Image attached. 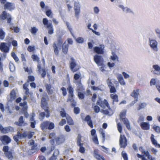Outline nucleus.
Listing matches in <instances>:
<instances>
[{"label": "nucleus", "mask_w": 160, "mask_h": 160, "mask_svg": "<svg viewBox=\"0 0 160 160\" xmlns=\"http://www.w3.org/2000/svg\"><path fill=\"white\" fill-rule=\"evenodd\" d=\"M76 41L78 43H82L84 42V39L82 37H79L76 39Z\"/></svg>", "instance_id": "nucleus-49"}, {"label": "nucleus", "mask_w": 160, "mask_h": 160, "mask_svg": "<svg viewBox=\"0 0 160 160\" xmlns=\"http://www.w3.org/2000/svg\"><path fill=\"white\" fill-rule=\"evenodd\" d=\"M48 97L46 96L45 97H42L41 98V106L42 108L46 112V115L44 112H41L40 114V116L41 117L42 119H43L45 116L47 118H48L50 116V111L49 110V108L48 102Z\"/></svg>", "instance_id": "nucleus-2"}, {"label": "nucleus", "mask_w": 160, "mask_h": 160, "mask_svg": "<svg viewBox=\"0 0 160 160\" xmlns=\"http://www.w3.org/2000/svg\"><path fill=\"white\" fill-rule=\"evenodd\" d=\"M81 77V74L80 73H75L74 75L73 78L75 80H78L79 79L80 80Z\"/></svg>", "instance_id": "nucleus-45"}, {"label": "nucleus", "mask_w": 160, "mask_h": 160, "mask_svg": "<svg viewBox=\"0 0 160 160\" xmlns=\"http://www.w3.org/2000/svg\"><path fill=\"white\" fill-rule=\"evenodd\" d=\"M137 157L139 158H141V160H149L147 159L145 157L144 155H142L138 153H137Z\"/></svg>", "instance_id": "nucleus-60"}, {"label": "nucleus", "mask_w": 160, "mask_h": 160, "mask_svg": "<svg viewBox=\"0 0 160 160\" xmlns=\"http://www.w3.org/2000/svg\"><path fill=\"white\" fill-rule=\"evenodd\" d=\"M83 120L87 122L88 124L91 128H92L93 127L92 122L91 119V117L88 115L86 116L85 118L83 119Z\"/></svg>", "instance_id": "nucleus-27"}, {"label": "nucleus", "mask_w": 160, "mask_h": 160, "mask_svg": "<svg viewBox=\"0 0 160 160\" xmlns=\"http://www.w3.org/2000/svg\"><path fill=\"white\" fill-rule=\"evenodd\" d=\"M152 144L156 147H160V144L157 143V141L154 138V135L152 134L150 138Z\"/></svg>", "instance_id": "nucleus-34"}, {"label": "nucleus", "mask_w": 160, "mask_h": 160, "mask_svg": "<svg viewBox=\"0 0 160 160\" xmlns=\"http://www.w3.org/2000/svg\"><path fill=\"white\" fill-rule=\"evenodd\" d=\"M14 131V128L11 126L4 127L2 125L0 124V131L3 134H7L9 132H12Z\"/></svg>", "instance_id": "nucleus-12"}, {"label": "nucleus", "mask_w": 160, "mask_h": 160, "mask_svg": "<svg viewBox=\"0 0 160 160\" xmlns=\"http://www.w3.org/2000/svg\"><path fill=\"white\" fill-rule=\"evenodd\" d=\"M21 59L22 62H23V63H25L26 62V59L25 58V56L23 53L21 54Z\"/></svg>", "instance_id": "nucleus-59"}, {"label": "nucleus", "mask_w": 160, "mask_h": 160, "mask_svg": "<svg viewBox=\"0 0 160 160\" xmlns=\"http://www.w3.org/2000/svg\"><path fill=\"white\" fill-rule=\"evenodd\" d=\"M63 40L61 36H59L57 38V41L54 42L52 47L54 52L56 56H58L59 53V49L62 47V51L65 54L67 53L69 47L68 44H66L65 42L63 44Z\"/></svg>", "instance_id": "nucleus-1"}, {"label": "nucleus", "mask_w": 160, "mask_h": 160, "mask_svg": "<svg viewBox=\"0 0 160 160\" xmlns=\"http://www.w3.org/2000/svg\"><path fill=\"white\" fill-rule=\"evenodd\" d=\"M0 19L2 20H7V22L10 25H12L11 22L12 18L11 15L5 11H3L0 15Z\"/></svg>", "instance_id": "nucleus-6"}, {"label": "nucleus", "mask_w": 160, "mask_h": 160, "mask_svg": "<svg viewBox=\"0 0 160 160\" xmlns=\"http://www.w3.org/2000/svg\"><path fill=\"white\" fill-rule=\"evenodd\" d=\"M99 150L95 149L93 151V156L98 160H105L103 157L99 154Z\"/></svg>", "instance_id": "nucleus-21"}, {"label": "nucleus", "mask_w": 160, "mask_h": 160, "mask_svg": "<svg viewBox=\"0 0 160 160\" xmlns=\"http://www.w3.org/2000/svg\"><path fill=\"white\" fill-rule=\"evenodd\" d=\"M35 49V48L34 46H28L27 50L29 52H32L34 51Z\"/></svg>", "instance_id": "nucleus-57"}, {"label": "nucleus", "mask_w": 160, "mask_h": 160, "mask_svg": "<svg viewBox=\"0 0 160 160\" xmlns=\"http://www.w3.org/2000/svg\"><path fill=\"white\" fill-rule=\"evenodd\" d=\"M153 129L158 133H160V127L156 125L153 126Z\"/></svg>", "instance_id": "nucleus-47"}, {"label": "nucleus", "mask_w": 160, "mask_h": 160, "mask_svg": "<svg viewBox=\"0 0 160 160\" xmlns=\"http://www.w3.org/2000/svg\"><path fill=\"white\" fill-rule=\"evenodd\" d=\"M139 89H138L136 90H133L132 93L131 94V96L136 98L134 102V103L138 101V96L139 95Z\"/></svg>", "instance_id": "nucleus-24"}, {"label": "nucleus", "mask_w": 160, "mask_h": 160, "mask_svg": "<svg viewBox=\"0 0 160 160\" xmlns=\"http://www.w3.org/2000/svg\"><path fill=\"white\" fill-rule=\"evenodd\" d=\"M28 84L27 83V82H26L23 85V88L24 90H25V93L27 95L30 94L29 89L28 88Z\"/></svg>", "instance_id": "nucleus-38"}, {"label": "nucleus", "mask_w": 160, "mask_h": 160, "mask_svg": "<svg viewBox=\"0 0 160 160\" xmlns=\"http://www.w3.org/2000/svg\"><path fill=\"white\" fill-rule=\"evenodd\" d=\"M81 78L80 80L75 82V83L77 85V91L78 92L83 91L84 90L83 86L81 83Z\"/></svg>", "instance_id": "nucleus-22"}, {"label": "nucleus", "mask_w": 160, "mask_h": 160, "mask_svg": "<svg viewBox=\"0 0 160 160\" xmlns=\"http://www.w3.org/2000/svg\"><path fill=\"white\" fill-rule=\"evenodd\" d=\"M37 68L38 71L39 73H41V71H42V73L41 74V76L43 78H44L45 77L46 74V69L45 68H41V66L40 64H38L37 65Z\"/></svg>", "instance_id": "nucleus-26"}, {"label": "nucleus", "mask_w": 160, "mask_h": 160, "mask_svg": "<svg viewBox=\"0 0 160 160\" xmlns=\"http://www.w3.org/2000/svg\"><path fill=\"white\" fill-rule=\"evenodd\" d=\"M35 80V78L32 75H29L28 77V79L27 80V81L26 82L28 84V83L30 82H33Z\"/></svg>", "instance_id": "nucleus-44"}, {"label": "nucleus", "mask_w": 160, "mask_h": 160, "mask_svg": "<svg viewBox=\"0 0 160 160\" xmlns=\"http://www.w3.org/2000/svg\"><path fill=\"white\" fill-rule=\"evenodd\" d=\"M29 145L32 146L30 149V151L31 152L30 153V154H32L38 151L37 144H35L34 141L33 140H31V142L29 143Z\"/></svg>", "instance_id": "nucleus-16"}, {"label": "nucleus", "mask_w": 160, "mask_h": 160, "mask_svg": "<svg viewBox=\"0 0 160 160\" xmlns=\"http://www.w3.org/2000/svg\"><path fill=\"white\" fill-rule=\"evenodd\" d=\"M97 104L103 108H105L106 107H107L109 110H111V108L108 101L105 99L102 101L101 98H99L97 102Z\"/></svg>", "instance_id": "nucleus-10"}, {"label": "nucleus", "mask_w": 160, "mask_h": 160, "mask_svg": "<svg viewBox=\"0 0 160 160\" xmlns=\"http://www.w3.org/2000/svg\"><path fill=\"white\" fill-rule=\"evenodd\" d=\"M141 128L143 130H148L149 129L150 125L146 122H142L140 124Z\"/></svg>", "instance_id": "nucleus-30"}, {"label": "nucleus", "mask_w": 160, "mask_h": 160, "mask_svg": "<svg viewBox=\"0 0 160 160\" xmlns=\"http://www.w3.org/2000/svg\"><path fill=\"white\" fill-rule=\"evenodd\" d=\"M49 7L48 6H46L45 7L46 9H48L45 12V14L48 17L50 18L52 17V13L51 9H48Z\"/></svg>", "instance_id": "nucleus-35"}, {"label": "nucleus", "mask_w": 160, "mask_h": 160, "mask_svg": "<svg viewBox=\"0 0 160 160\" xmlns=\"http://www.w3.org/2000/svg\"><path fill=\"white\" fill-rule=\"evenodd\" d=\"M117 79L121 85H124L126 84L123 78V77L121 74H119L118 75L117 77Z\"/></svg>", "instance_id": "nucleus-31"}, {"label": "nucleus", "mask_w": 160, "mask_h": 160, "mask_svg": "<svg viewBox=\"0 0 160 160\" xmlns=\"http://www.w3.org/2000/svg\"><path fill=\"white\" fill-rule=\"evenodd\" d=\"M112 112V110L111 109V110H110L108 108L107 109L104 110H103V112L104 114L106 115H109V113Z\"/></svg>", "instance_id": "nucleus-58"}, {"label": "nucleus", "mask_w": 160, "mask_h": 160, "mask_svg": "<svg viewBox=\"0 0 160 160\" xmlns=\"http://www.w3.org/2000/svg\"><path fill=\"white\" fill-rule=\"evenodd\" d=\"M139 151L141 152L142 154H143L145 156L149 158L150 156L149 153L148 151H146L142 147H140L139 148Z\"/></svg>", "instance_id": "nucleus-29"}, {"label": "nucleus", "mask_w": 160, "mask_h": 160, "mask_svg": "<svg viewBox=\"0 0 160 160\" xmlns=\"http://www.w3.org/2000/svg\"><path fill=\"white\" fill-rule=\"evenodd\" d=\"M94 60L98 65H102L104 60L102 56L96 55L94 57Z\"/></svg>", "instance_id": "nucleus-15"}, {"label": "nucleus", "mask_w": 160, "mask_h": 160, "mask_svg": "<svg viewBox=\"0 0 160 160\" xmlns=\"http://www.w3.org/2000/svg\"><path fill=\"white\" fill-rule=\"evenodd\" d=\"M45 87L48 94L51 95L53 93V90L52 89V87L51 85L47 84L45 85Z\"/></svg>", "instance_id": "nucleus-32"}, {"label": "nucleus", "mask_w": 160, "mask_h": 160, "mask_svg": "<svg viewBox=\"0 0 160 160\" xmlns=\"http://www.w3.org/2000/svg\"><path fill=\"white\" fill-rule=\"evenodd\" d=\"M110 97L112 99V104H114V102H118V96L116 94H111Z\"/></svg>", "instance_id": "nucleus-36"}, {"label": "nucleus", "mask_w": 160, "mask_h": 160, "mask_svg": "<svg viewBox=\"0 0 160 160\" xmlns=\"http://www.w3.org/2000/svg\"><path fill=\"white\" fill-rule=\"evenodd\" d=\"M117 128L119 132L120 133L122 132V127L120 122H118L117 124Z\"/></svg>", "instance_id": "nucleus-56"}, {"label": "nucleus", "mask_w": 160, "mask_h": 160, "mask_svg": "<svg viewBox=\"0 0 160 160\" xmlns=\"http://www.w3.org/2000/svg\"><path fill=\"white\" fill-rule=\"evenodd\" d=\"M28 107L27 106L23 107L22 109V113L24 114V116L26 118H28L29 116V114L27 112Z\"/></svg>", "instance_id": "nucleus-40"}, {"label": "nucleus", "mask_w": 160, "mask_h": 160, "mask_svg": "<svg viewBox=\"0 0 160 160\" xmlns=\"http://www.w3.org/2000/svg\"><path fill=\"white\" fill-rule=\"evenodd\" d=\"M74 112L76 114H77L80 113V110L79 108L78 107H75L74 108Z\"/></svg>", "instance_id": "nucleus-55"}, {"label": "nucleus", "mask_w": 160, "mask_h": 160, "mask_svg": "<svg viewBox=\"0 0 160 160\" xmlns=\"http://www.w3.org/2000/svg\"><path fill=\"white\" fill-rule=\"evenodd\" d=\"M0 140L4 145H7L10 143L11 141L10 138L6 135H4L1 136Z\"/></svg>", "instance_id": "nucleus-17"}, {"label": "nucleus", "mask_w": 160, "mask_h": 160, "mask_svg": "<svg viewBox=\"0 0 160 160\" xmlns=\"http://www.w3.org/2000/svg\"><path fill=\"white\" fill-rule=\"evenodd\" d=\"M81 138L82 137L80 134H78L77 137V146L79 147H80L79 149V151L80 152L83 153L85 152V148L83 147V143L81 142Z\"/></svg>", "instance_id": "nucleus-11"}, {"label": "nucleus", "mask_w": 160, "mask_h": 160, "mask_svg": "<svg viewBox=\"0 0 160 160\" xmlns=\"http://www.w3.org/2000/svg\"><path fill=\"white\" fill-rule=\"evenodd\" d=\"M0 50L2 52L7 53L9 52V48L6 46V43L1 42L0 44Z\"/></svg>", "instance_id": "nucleus-20"}, {"label": "nucleus", "mask_w": 160, "mask_h": 160, "mask_svg": "<svg viewBox=\"0 0 160 160\" xmlns=\"http://www.w3.org/2000/svg\"><path fill=\"white\" fill-rule=\"evenodd\" d=\"M38 31V29L36 27H33L31 28V32L32 34H35L37 31Z\"/></svg>", "instance_id": "nucleus-48"}, {"label": "nucleus", "mask_w": 160, "mask_h": 160, "mask_svg": "<svg viewBox=\"0 0 160 160\" xmlns=\"http://www.w3.org/2000/svg\"><path fill=\"white\" fill-rule=\"evenodd\" d=\"M94 112L96 113H97L99 112L100 110V108L98 106L95 105L94 107Z\"/></svg>", "instance_id": "nucleus-63"}, {"label": "nucleus", "mask_w": 160, "mask_h": 160, "mask_svg": "<svg viewBox=\"0 0 160 160\" xmlns=\"http://www.w3.org/2000/svg\"><path fill=\"white\" fill-rule=\"evenodd\" d=\"M55 125L53 122H50L48 121H44L40 124V128L43 131L45 129L51 130L53 129Z\"/></svg>", "instance_id": "nucleus-4"}, {"label": "nucleus", "mask_w": 160, "mask_h": 160, "mask_svg": "<svg viewBox=\"0 0 160 160\" xmlns=\"http://www.w3.org/2000/svg\"><path fill=\"white\" fill-rule=\"evenodd\" d=\"M122 155L124 160H128V156L126 153L122 152Z\"/></svg>", "instance_id": "nucleus-64"}, {"label": "nucleus", "mask_w": 160, "mask_h": 160, "mask_svg": "<svg viewBox=\"0 0 160 160\" xmlns=\"http://www.w3.org/2000/svg\"><path fill=\"white\" fill-rule=\"evenodd\" d=\"M67 89L68 94L67 101V102H71V106L72 107H74L76 105V102L73 98L74 89L71 85H69Z\"/></svg>", "instance_id": "nucleus-3"}, {"label": "nucleus", "mask_w": 160, "mask_h": 160, "mask_svg": "<svg viewBox=\"0 0 160 160\" xmlns=\"http://www.w3.org/2000/svg\"><path fill=\"white\" fill-rule=\"evenodd\" d=\"M11 56L14 59L15 61L18 62L19 61V58L14 52H12L11 53Z\"/></svg>", "instance_id": "nucleus-43"}, {"label": "nucleus", "mask_w": 160, "mask_h": 160, "mask_svg": "<svg viewBox=\"0 0 160 160\" xmlns=\"http://www.w3.org/2000/svg\"><path fill=\"white\" fill-rule=\"evenodd\" d=\"M61 90L62 91V94L63 96H65L67 94V89L64 87H62L61 88Z\"/></svg>", "instance_id": "nucleus-50"}, {"label": "nucleus", "mask_w": 160, "mask_h": 160, "mask_svg": "<svg viewBox=\"0 0 160 160\" xmlns=\"http://www.w3.org/2000/svg\"><path fill=\"white\" fill-rule=\"evenodd\" d=\"M62 111H60V113L61 116L62 118H64L66 117L67 115H68V114H67V113L65 111L64 108H61Z\"/></svg>", "instance_id": "nucleus-42"}, {"label": "nucleus", "mask_w": 160, "mask_h": 160, "mask_svg": "<svg viewBox=\"0 0 160 160\" xmlns=\"http://www.w3.org/2000/svg\"><path fill=\"white\" fill-rule=\"evenodd\" d=\"M71 60L69 63V67L71 70L73 72H77L80 69V66L77 64L75 60L73 58H71Z\"/></svg>", "instance_id": "nucleus-7"}, {"label": "nucleus", "mask_w": 160, "mask_h": 160, "mask_svg": "<svg viewBox=\"0 0 160 160\" xmlns=\"http://www.w3.org/2000/svg\"><path fill=\"white\" fill-rule=\"evenodd\" d=\"M146 104L145 103H142L139 105L138 107L137 108L138 110H140V109L144 108L146 106Z\"/></svg>", "instance_id": "nucleus-51"}, {"label": "nucleus", "mask_w": 160, "mask_h": 160, "mask_svg": "<svg viewBox=\"0 0 160 160\" xmlns=\"http://www.w3.org/2000/svg\"><path fill=\"white\" fill-rule=\"evenodd\" d=\"M78 96L79 99H83L85 97L84 95L80 92H78Z\"/></svg>", "instance_id": "nucleus-52"}, {"label": "nucleus", "mask_w": 160, "mask_h": 160, "mask_svg": "<svg viewBox=\"0 0 160 160\" xmlns=\"http://www.w3.org/2000/svg\"><path fill=\"white\" fill-rule=\"evenodd\" d=\"M7 0H0V2L2 4H4L5 9H8L10 11L14 10L15 8V4L12 2H7Z\"/></svg>", "instance_id": "nucleus-5"}, {"label": "nucleus", "mask_w": 160, "mask_h": 160, "mask_svg": "<svg viewBox=\"0 0 160 160\" xmlns=\"http://www.w3.org/2000/svg\"><path fill=\"white\" fill-rule=\"evenodd\" d=\"M66 119L67 120V123L69 125H73L74 124L73 120L69 115H67L66 117Z\"/></svg>", "instance_id": "nucleus-37"}, {"label": "nucleus", "mask_w": 160, "mask_h": 160, "mask_svg": "<svg viewBox=\"0 0 160 160\" xmlns=\"http://www.w3.org/2000/svg\"><path fill=\"white\" fill-rule=\"evenodd\" d=\"M119 144L120 148H125L127 145V140L124 135H120L119 139Z\"/></svg>", "instance_id": "nucleus-14"}, {"label": "nucleus", "mask_w": 160, "mask_h": 160, "mask_svg": "<svg viewBox=\"0 0 160 160\" xmlns=\"http://www.w3.org/2000/svg\"><path fill=\"white\" fill-rule=\"evenodd\" d=\"M126 111H124L121 112L119 115L120 118L123 121V123L125 125L127 128L128 130H130L131 128L129 121L127 118L125 117L126 115Z\"/></svg>", "instance_id": "nucleus-8"}, {"label": "nucleus", "mask_w": 160, "mask_h": 160, "mask_svg": "<svg viewBox=\"0 0 160 160\" xmlns=\"http://www.w3.org/2000/svg\"><path fill=\"white\" fill-rule=\"evenodd\" d=\"M10 28L11 29L13 30L14 32L16 33L18 32L20 30L19 28L18 27H11Z\"/></svg>", "instance_id": "nucleus-62"}, {"label": "nucleus", "mask_w": 160, "mask_h": 160, "mask_svg": "<svg viewBox=\"0 0 160 160\" xmlns=\"http://www.w3.org/2000/svg\"><path fill=\"white\" fill-rule=\"evenodd\" d=\"M4 154H5L6 157L10 160H12L13 158L12 153L11 151H9L6 152L4 153Z\"/></svg>", "instance_id": "nucleus-41"}, {"label": "nucleus", "mask_w": 160, "mask_h": 160, "mask_svg": "<svg viewBox=\"0 0 160 160\" xmlns=\"http://www.w3.org/2000/svg\"><path fill=\"white\" fill-rule=\"evenodd\" d=\"M27 133L25 132H24L22 133H21L19 131H18L17 134L15 135L13 137V138L14 141L18 143L19 139L26 138L27 137Z\"/></svg>", "instance_id": "nucleus-13"}, {"label": "nucleus", "mask_w": 160, "mask_h": 160, "mask_svg": "<svg viewBox=\"0 0 160 160\" xmlns=\"http://www.w3.org/2000/svg\"><path fill=\"white\" fill-rule=\"evenodd\" d=\"M9 149V147L8 146H4L3 147L2 150L4 152V153L9 152L8 151Z\"/></svg>", "instance_id": "nucleus-61"}, {"label": "nucleus", "mask_w": 160, "mask_h": 160, "mask_svg": "<svg viewBox=\"0 0 160 160\" xmlns=\"http://www.w3.org/2000/svg\"><path fill=\"white\" fill-rule=\"evenodd\" d=\"M92 141L95 144H99L98 141L97 135L93 136L92 138Z\"/></svg>", "instance_id": "nucleus-54"}, {"label": "nucleus", "mask_w": 160, "mask_h": 160, "mask_svg": "<svg viewBox=\"0 0 160 160\" xmlns=\"http://www.w3.org/2000/svg\"><path fill=\"white\" fill-rule=\"evenodd\" d=\"M10 96L11 100L13 101L15 99L16 96V93L14 89L12 90L11 91L10 93Z\"/></svg>", "instance_id": "nucleus-39"}, {"label": "nucleus", "mask_w": 160, "mask_h": 160, "mask_svg": "<svg viewBox=\"0 0 160 160\" xmlns=\"http://www.w3.org/2000/svg\"><path fill=\"white\" fill-rule=\"evenodd\" d=\"M110 88V92L111 93H114L116 92V90L114 86H112L109 88Z\"/></svg>", "instance_id": "nucleus-53"}, {"label": "nucleus", "mask_w": 160, "mask_h": 160, "mask_svg": "<svg viewBox=\"0 0 160 160\" xmlns=\"http://www.w3.org/2000/svg\"><path fill=\"white\" fill-rule=\"evenodd\" d=\"M104 47L103 45H100L99 47H95L94 48V51L98 54H103L104 53Z\"/></svg>", "instance_id": "nucleus-19"}, {"label": "nucleus", "mask_w": 160, "mask_h": 160, "mask_svg": "<svg viewBox=\"0 0 160 160\" xmlns=\"http://www.w3.org/2000/svg\"><path fill=\"white\" fill-rule=\"evenodd\" d=\"M55 139L56 144L59 145L64 142L65 140V137L64 135H61L55 138Z\"/></svg>", "instance_id": "nucleus-18"}, {"label": "nucleus", "mask_w": 160, "mask_h": 160, "mask_svg": "<svg viewBox=\"0 0 160 160\" xmlns=\"http://www.w3.org/2000/svg\"><path fill=\"white\" fill-rule=\"evenodd\" d=\"M14 124L18 126H25L26 123L25 122L23 117L20 116L18 119V121L16 122Z\"/></svg>", "instance_id": "nucleus-25"}, {"label": "nucleus", "mask_w": 160, "mask_h": 160, "mask_svg": "<svg viewBox=\"0 0 160 160\" xmlns=\"http://www.w3.org/2000/svg\"><path fill=\"white\" fill-rule=\"evenodd\" d=\"M31 58L33 61H37L38 62H39V58L37 55H32L31 56Z\"/></svg>", "instance_id": "nucleus-46"}, {"label": "nucleus", "mask_w": 160, "mask_h": 160, "mask_svg": "<svg viewBox=\"0 0 160 160\" xmlns=\"http://www.w3.org/2000/svg\"><path fill=\"white\" fill-rule=\"evenodd\" d=\"M42 22L44 25L48 29V33L50 35L52 34L54 32L53 26L51 23L48 22V20L47 18H43L42 19Z\"/></svg>", "instance_id": "nucleus-9"}, {"label": "nucleus", "mask_w": 160, "mask_h": 160, "mask_svg": "<svg viewBox=\"0 0 160 160\" xmlns=\"http://www.w3.org/2000/svg\"><path fill=\"white\" fill-rule=\"evenodd\" d=\"M153 68L154 69L153 71V73L155 74H160V67L158 65H154Z\"/></svg>", "instance_id": "nucleus-33"}, {"label": "nucleus", "mask_w": 160, "mask_h": 160, "mask_svg": "<svg viewBox=\"0 0 160 160\" xmlns=\"http://www.w3.org/2000/svg\"><path fill=\"white\" fill-rule=\"evenodd\" d=\"M150 45L151 48L156 51H157L158 49V42L154 40H151L149 38Z\"/></svg>", "instance_id": "nucleus-23"}, {"label": "nucleus", "mask_w": 160, "mask_h": 160, "mask_svg": "<svg viewBox=\"0 0 160 160\" xmlns=\"http://www.w3.org/2000/svg\"><path fill=\"white\" fill-rule=\"evenodd\" d=\"M76 3H77L75 2L74 4L75 15V17L78 18L80 11V7L78 3H77V4H76Z\"/></svg>", "instance_id": "nucleus-28"}]
</instances>
